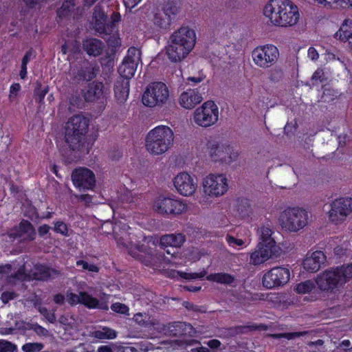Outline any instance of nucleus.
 Returning a JSON list of instances; mask_svg holds the SVG:
<instances>
[{
    "label": "nucleus",
    "instance_id": "obj_1",
    "mask_svg": "<svg viewBox=\"0 0 352 352\" xmlns=\"http://www.w3.org/2000/svg\"><path fill=\"white\" fill-rule=\"evenodd\" d=\"M263 14L272 25L281 28L294 26L300 19L298 7L290 0H270Z\"/></svg>",
    "mask_w": 352,
    "mask_h": 352
},
{
    "label": "nucleus",
    "instance_id": "obj_2",
    "mask_svg": "<svg viewBox=\"0 0 352 352\" xmlns=\"http://www.w3.org/2000/svg\"><path fill=\"white\" fill-rule=\"evenodd\" d=\"M352 279V263L326 270L318 275L316 283L321 291H332Z\"/></svg>",
    "mask_w": 352,
    "mask_h": 352
},
{
    "label": "nucleus",
    "instance_id": "obj_3",
    "mask_svg": "<svg viewBox=\"0 0 352 352\" xmlns=\"http://www.w3.org/2000/svg\"><path fill=\"white\" fill-rule=\"evenodd\" d=\"M174 135L170 127L164 125L155 126L146 135L145 146L153 155L164 153L173 144Z\"/></svg>",
    "mask_w": 352,
    "mask_h": 352
},
{
    "label": "nucleus",
    "instance_id": "obj_4",
    "mask_svg": "<svg viewBox=\"0 0 352 352\" xmlns=\"http://www.w3.org/2000/svg\"><path fill=\"white\" fill-rule=\"evenodd\" d=\"M89 120L83 116L76 115L69 118L65 126V142L72 151L80 149L88 131Z\"/></svg>",
    "mask_w": 352,
    "mask_h": 352
},
{
    "label": "nucleus",
    "instance_id": "obj_5",
    "mask_svg": "<svg viewBox=\"0 0 352 352\" xmlns=\"http://www.w3.org/2000/svg\"><path fill=\"white\" fill-rule=\"evenodd\" d=\"M141 61V52L136 47H130L121 65L118 67L120 75L121 85H116V88H129V80L134 76L137 67Z\"/></svg>",
    "mask_w": 352,
    "mask_h": 352
},
{
    "label": "nucleus",
    "instance_id": "obj_6",
    "mask_svg": "<svg viewBox=\"0 0 352 352\" xmlns=\"http://www.w3.org/2000/svg\"><path fill=\"white\" fill-rule=\"evenodd\" d=\"M155 211L170 218L176 217L187 210L186 203L175 195L159 196L154 202Z\"/></svg>",
    "mask_w": 352,
    "mask_h": 352
},
{
    "label": "nucleus",
    "instance_id": "obj_7",
    "mask_svg": "<svg viewBox=\"0 0 352 352\" xmlns=\"http://www.w3.org/2000/svg\"><path fill=\"white\" fill-rule=\"evenodd\" d=\"M308 215L305 210L298 207L289 208L280 215L283 228L290 232H297L307 223Z\"/></svg>",
    "mask_w": 352,
    "mask_h": 352
},
{
    "label": "nucleus",
    "instance_id": "obj_8",
    "mask_svg": "<svg viewBox=\"0 0 352 352\" xmlns=\"http://www.w3.org/2000/svg\"><path fill=\"white\" fill-rule=\"evenodd\" d=\"M279 56L278 48L271 44L259 45L252 52L254 63L258 67L267 69L274 65Z\"/></svg>",
    "mask_w": 352,
    "mask_h": 352
},
{
    "label": "nucleus",
    "instance_id": "obj_9",
    "mask_svg": "<svg viewBox=\"0 0 352 352\" xmlns=\"http://www.w3.org/2000/svg\"><path fill=\"white\" fill-rule=\"evenodd\" d=\"M219 119V108L212 100L205 102L193 113L195 124L202 127H208L214 124Z\"/></svg>",
    "mask_w": 352,
    "mask_h": 352
},
{
    "label": "nucleus",
    "instance_id": "obj_10",
    "mask_svg": "<svg viewBox=\"0 0 352 352\" xmlns=\"http://www.w3.org/2000/svg\"><path fill=\"white\" fill-rule=\"evenodd\" d=\"M289 279V270L287 267L276 266L264 273L262 277V284L266 289H276L285 285Z\"/></svg>",
    "mask_w": 352,
    "mask_h": 352
},
{
    "label": "nucleus",
    "instance_id": "obj_11",
    "mask_svg": "<svg viewBox=\"0 0 352 352\" xmlns=\"http://www.w3.org/2000/svg\"><path fill=\"white\" fill-rule=\"evenodd\" d=\"M207 146L210 156L215 162L229 164L238 157V153L234 152L229 144L220 142H209Z\"/></svg>",
    "mask_w": 352,
    "mask_h": 352
},
{
    "label": "nucleus",
    "instance_id": "obj_12",
    "mask_svg": "<svg viewBox=\"0 0 352 352\" xmlns=\"http://www.w3.org/2000/svg\"><path fill=\"white\" fill-rule=\"evenodd\" d=\"M205 194L210 197H219L228 189V179L223 174H210L203 181Z\"/></svg>",
    "mask_w": 352,
    "mask_h": 352
},
{
    "label": "nucleus",
    "instance_id": "obj_13",
    "mask_svg": "<svg viewBox=\"0 0 352 352\" xmlns=\"http://www.w3.org/2000/svg\"><path fill=\"white\" fill-rule=\"evenodd\" d=\"M351 212L352 198L340 197L331 202L329 218L332 223L339 224L343 222Z\"/></svg>",
    "mask_w": 352,
    "mask_h": 352
},
{
    "label": "nucleus",
    "instance_id": "obj_14",
    "mask_svg": "<svg viewBox=\"0 0 352 352\" xmlns=\"http://www.w3.org/2000/svg\"><path fill=\"white\" fill-rule=\"evenodd\" d=\"M83 91L82 97L78 95H72L69 98V109H82L85 102H96L102 103L100 108L104 109L106 99L103 96L104 89H80Z\"/></svg>",
    "mask_w": 352,
    "mask_h": 352
},
{
    "label": "nucleus",
    "instance_id": "obj_15",
    "mask_svg": "<svg viewBox=\"0 0 352 352\" xmlns=\"http://www.w3.org/2000/svg\"><path fill=\"white\" fill-rule=\"evenodd\" d=\"M72 180L79 190H92L96 185L94 172L85 167L76 168L72 173Z\"/></svg>",
    "mask_w": 352,
    "mask_h": 352
},
{
    "label": "nucleus",
    "instance_id": "obj_16",
    "mask_svg": "<svg viewBox=\"0 0 352 352\" xmlns=\"http://www.w3.org/2000/svg\"><path fill=\"white\" fill-rule=\"evenodd\" d=\"M33 280L42 282H51L63 276L61 270L54 268L46 263H36L32 270Z\"/></svg>",
    "mask_w": 352,
    "mask_h": 352
},
{
    "label": "nucleus",
    "instance_id": "obj_17",
    "mask_svg": "<svg viewBox=\"0 0 352 352\" xmlns=\"http://www.w3.org/2000/svg\"><path fill=\"white\" fill-rule=\"evenodd\" d=\"M170 38L190 51L194 48L197 39L195 30L188 26H182L171 34Z\"/></svg>",
    "mask_w": 352,
    "mask_h": 352
},
{
    "label": "nucleus",
    "instance_id": "obj_18",
    "mask_svg": "<svg viewBox=\"0 0 352 352\" xmlns=\"http://www.w3.org/2000/svg\"><path fill=\"white\" fill-rule=\"evenodd\" d=\"M173 184L178 193L186 197L192 195L197 188V183L186 172L179 173L174 178Z\"/></svg>",
    "mask_w": 352,
    "mask_h": 352
},
{
    "label": "nucleus",
    "instance_id": "obj_19",
    "mask_svg": "<svg viewBox=\"0 0 352 352\" xmlns=\"http://www.w3.org/2000/svg\"><path fill=\"white\" fill-rule=\"evenodd\" d=\"M98 72L99 67L96 64L85 62L72 70L73 80L78 83L90 81L96 77Z\"/></svg>",
    "mask_w": 352,
    "mask_h": 352
},
{
    "label": "nucleus",
    "instance_id": "obj_20",
    "mask_svg": "<svg viewBox=\"0 0 352 352\" xmlns=\"http://www.w3.org/2000/svg\"><path fill=\"white\" fill-rule=\"evenodd\" d=\"M169 97V89H145L142 103L148 107L161 106L166 103Z\"/></svg>",
    "mask_w": 352,
    "mask_h": 352
},
{
    "label": "nucleus",
    "instance_id": "obj_21",
    "mask_svg": "<svg viewBox=\"0 0 352 352\" xmlns=\"http://www.w3.org/2000/svg\"><path fill=\"white\" fill-rule=\"evenodd\" d=\"M93 24L95 30L102 37L110 34L113 31V27L112 25L107 24V15L100 5L94 9Z\"/></svg>",
    "mask_w": 352,
    "mask_h": 352
},
{
    "label": "nucleus",
    "instance_id": "obj_22",
    "mask_svg": "<svg viewBox=\"0 0 352 352\" xmlns=\"http://www.w3.org/2000/svg\"><path fill=\"white\" fill-rule=\"evenodd\" d=\"M278 252L267 248L258 243L256 249L250 255V264L258 265L265 263L272 256H277Z\"/></svg>",
    "mask_w": 352,
    "mask_h": 352
},
{
    "label": "nucleus",
    "instance_id": "obj_23",
    "mask_svg": "<svg viewBox=\"0 0 352 352\" xmlns=\"http://www.w3.org/2000/svg\"><path fill=\"white\" fill-rule=\"evenodd\" d=\"M36 230L33 225L25 219H22L17 226L11 230L10 236L14 239L25 236V240L32 241L36 239Z\"/></svg>",
    "mask_w": 352,
    "mask_h": 352
},
{
    "label": "nucleus",
    "instance_id": "obj_24",
    "mask_svg": "<svg viewBox=\"0 0 352 352\" xmlns=\"http://www.w3.org/2000/svg\"><path fill=\"white\" fill-rule=\"evenodd\" d=\"M203 100V96L198 89H186L179 98V103L186 109H192Z\"/></svg>",
    "mask_w": 352,
    "mask_h": 352
},
{
    "label": "nucleus",
    "instance_id": "obj_25",
    "mask_svg": "<svg viewBox=\"0 0 352 352\" xmlns=\"http://www.w3.org/2000/svg\"><path fill=\"white\" fill-rule=\"evenodd\" d=\"M326 261L327 257L324 252L320 250H316L310 256H307L304 259L302 266L307 272L314 273L320 269L322 265L324 264Z\"/></svg>",
    "mask_w": 352,
    "mask_h": 352
},
{
    "label": "nucleus",
    "instance_id": "obj_26",
    "mask_svg": "<svg viewBox=\"0 0 352 352\" xmlns=\"http://www.w3.org/2000/svg\"><path fill=\"white\" fill-rule=\"evenodd\" d=\"M191 51L169 38L168 45L166 47V54L171 62H180L184 59Z\"/></svg>",
    "mask_w": 352,
    "mask_h": 352
},
{
    "label": "nucleus",
    "instance_id": "obj_27",
    "mask_svg": "<svg viewBox=\"0 0 352 352\" xmlns=\"http://www.w3.org/2000/svg\"><path fill=\"white\" fill-rule=\"evenodd\" d=\"M331 77L329 72L324 68L319 67L311 78V85L314 87H325L329 84Z\"/></svg>",
    "mask_w": 352,
    "mask_h": 352
},
{
    "label": "nucleus",
    "instance_id": "obj_28",
    "mask_svg": "<svg viewBox=\"0 0 352 352\" xmlns=\"http://www.w3.org/2000/svg\"><path fill=\"white\" fill-rule=\"evenodd\" d=\"M82 47L88 55L98 56L103 52L104 45L98 39L89 38L83 42Z\"/></svg>",
    "mask_w": 352,
    "mask_h": 352
},
{
    "label": "nucleus",
    "instance_id": "obj_29",
    "mask_svg": "<svg viewBox=\"0 0 352 352\" xmlns=\"http://www.w3.org/2000/svg\"><path fill=\"white\" fill-rule=\"evenodd\" d=\"M206 280L221 285L233 286L236 281V278L234 275L226 272H217L208 274L206 276Z\"/></svg>",
    "mask_w": 352,
    "mask_h": 352
},
{
    "label": "nucleus",
    "instance_id": "obj_30",
    "mask_svg": "<svg viewBox=\"0 0 352 352\" xmlns=\"http://www.w3.org/2000/svg\"><path fill=\"white\" fill-rule=\"evenodd\" d=\"M335 36L342 41H349L352 45V16L343 21Z\"/></svg>",
    "mask_w": 352,
    "mask_h": 352
},
{
    "label": "nucleus",
    "instance_id": "obj_31",
    "mask_svg": "<svg viewBox=\"0 0 352 352\" xmlns=\"http://www.w3.org/2000/svg\"><path fill=\"white\" fill-rule=\"evenodd\" d=\"M260 233L259 243H262L263 246L278 252V247L276 244L274 239L272 238V231L267 227L262 226L259 228Z\"/></svg>",
    "mask_w": 352,
    "mask_h": 352
},
{
    "label": "nucleus",
    "instance_id": "obj_32",
    "mask_svg": "<svg viewBox=\"0 0 352 352\" xmlns=\"http://www.w3.org/2000/svg\"><path fill=\"white\" fill-rule=\"evenodd\" d=\"M185 236L181 233L166 234L161 236L160 240V246H174L179 248L185 242Z\"/></svg>",
    "mask_w": 352,
    "mask_h": 352
},
{
    "label": "nucleus",
    "instance_id": "obj_33",
    "mask_svg": "<svg viewBox=\"0 0 352 352\" xmlns=\"http://www.w3.org/2000/svg\"><path fill=\"white\" fill-rule=\"evenodd\" d=\"M180 9V0H168L164 6L163 12L164 15H167L171 19L172 16H176L179 12Z\"/></svg>",
    "mask_w": 352,
    "mask_h": 352
},
{
    "label": "nucleus",
    "instance_id": "obj_34",
    "mask_svg": "<svg viewBox=\"0 0 352 352\" xmlns=\"http://www.w3.org/2000/svg\"><path fill=\"white\" fill-rule=\"evenodd\" d=\"M80 304L90 309H96L98 307L99 300L87 292H80Z\"/></svg>",
    "mask_w": 352,
    "mask_h": 352
},
{
    "label": "nucleus",
    "instance_id": "obj_35",
    "mask_svg": "<svg viewBox=\"0 0 352 352\" xmlns=\"http://www.w3.org/2000/svg\"><path fill=\"white\" fill-rule=\"evenodd\" d=\"M73 1H65L61 7L58 10L57 14L60 18H65L69 16L74 10Z\"/></svg>",
    "mask_w": 352,
    "mask_h": 352
},
{
    "label": "nucleus",
    "instance_id": "obj_36",
    "mask_svg": "<svg viewBox=\"0 0 352 352\" xmlns=\"http://www.w3.org/2000/svg\"><path fill=\"white\" fill-rule=\"evenodd\" d=\"M171 19L162 13H156L154 16V23L161 28H167L170 25Z\"/></svg>",
    "mask_w": 352,
    "mask_h": 352
},
{
    "label": "nucleus",
    "instance_id": "obj_37",
    "mask_svg": "<svg viewBox=\"0 0 352 352\" xmlns=\"http://www.w3.org/2000/svg\"><path fill=\"white\" fill-rule=\"evenodd\" d=\"M314 288V283L310 280H307L296 284L294 291L298 294H304L310 292Z\"/></svg>",
    "mask_w": 352,
    "mask_h": 352
},
{
    "label": "nucleus",
    "instance_id": "obj_38",
    "mask_svg": "<svg viewBox=\"0 0 352 352\" xmlns=\"http://www.w3.org/2000/svg\"><path fill=\"white\" fill-rule=\"evenodd\" d=\"M318 94L322 91L321 101L324 102H330L333 101L337 96L338 92L337 89H318Z\"/></svg>",
    "mask_w": 352,
    "mask_h": 352
},
{
    "label": "nucleus",
    "instance_id": "obj_39",
    "mask_svg": "<svg viewBox=\"0 0 352 352\" xmlns=\"http://www.w3.org/2000/svg\"><path fill=\"white\" fill-rule=\"evenodd\" d=\"M54 232L57 234H60L64 236H69V228L67 225L63 221H56L54 222Z\"/></svg>",
    "mask_w": 352,
    "mask_h": 352
},
{
    "label": "nucleus",
    "instance_id": "obj_40",
    "mask_svg": "<svg viewBox=\"0 0 352 352\" xmlns=\"http://www.w3.org/2000/svg\"><path fill=\"white\" fill-rule=\"evenodd\" d=\"M44 348V345L40 342H27L22 346L23 352H40Z\"/></svg>",
    "mask_w": 352,
    "mask_h": 352
},
{
    "label": "nucleus",
    "instance_id": "obj_41",
    "mask_svg": "<svg viewBox=\"0 0 352 352\" xmlns=\"http://www.w3.org/2000/svg\"><path fill=\"white\" fill-rule=\"evenodd\" d=\"M283 71L279 67H274L270 71V80L272 82H277L283 79Z\"/></svg>",
    "mask_w": 352,
    "mask_h": 352
},
{
    "label": "nucleus",
    "instance_id": "obj_42",
    "mask_svg": "<svg viewBox=\"0 0 352 352\" xmlns=\"http://www.w3.org/2000/svg\"><path fill=\"white\" fill-rule=\"evenodd\" d=\"M178 274H179V276L182 278L186 279V280H192V279H197V278H204L206 274V272L205 270H203L200 272H193V273H187L184 272H178Z\"/></svg>",
    "mask_w": 352,
    "mask_h": 352
},
{
    "label": "nucleus",
    "instance_id": "obj_43",
    "mask_svg": "<svg viewBox=\"0 0 352 352\" xmlns=\"http://www.w3.org/2000/svg\"><path fill=\"white\" fill-rule=\"evenodd\" d=\"M16 346L7 340H0V352H16Z\"/></svg>",
    "mask_w": 352,
    "mask_h": 352
},
{
    "label": "nucleus",
    "instance_id": "obj_44",
    "mask_svg": "<svg viewBox=\"0 0 352 352\" xmlns=\"http://www.w3.org/2000/svg\"><path fill=\"white\" fill-rule=\"evenodd\" d=\"M67 301L71 306H75L80 302V292L79 294H76L72 292H67L66 294Z\"/></svg>",
    "mask_w": 352,
    "mask_h": 352
},
{
    "label": "nucleus",
    "instance_id": "obj_45",
    "mask_svg": "<svg viewBox=\"0 0 352 352\" xmlns=\"http://www.w3.org/2000/svg\"><path fill=\"white\" fill-rule=\"evenodd\" d=\"M111 309L113 311L122 314H126L129 310L126 305L121 302L113 303L111 305Z\"/></svg>",
    "mask_w": 352,
    "mask_h": 352
},
{
    "label": "nucleus",
    "instance_id": "obj_46",
    "mask_svg": "<svg viewBox=\"0 0 352 352\" xmlns=\"http://www.w3.org/2000/svg\"><path fill=\"white\" fill-rule=\"evenodd\" d=\"M130 89H114L115 97L120 103L124 102L129 96Z\"/></svg>",
    "mask_w": 352,
    "mask_h": 352
},
{
    "label": "nucleus",
    "instance_id": "obj_47",
    "mask_svg": "<svg viewBox=\"0 0 352 352\" xmlns=\"http://www.w3.org/2000/svg\"><path fill=\"white\" fill-rule=\"evenodd\" d=\"M226 242L228 244L234 248L235 246H243L245 243L244 241L241 239H236L233 236L228 234L226 237Z\"/></svg>",
    "mask_w": 352,
    "mask_h": 352
},
{
    "label": "nucleus",
    "instance_id": "obj_48",
    "mask_svg": "<svg viewBox=\"0 0 352 352\" xmlns=\"http://www.w3.org/2000/svg\"><path fill=\"white\" fill-rule=\"evenodd\" d=\"M48 91L49 89H34V97L36 102L41 104H43Z\"/></svg>",
    "mask_w": 352,
    "mask_h": 352
},
{
    "label": "nucleus",
    "instance_id": "obj_49",
    "mask_svg": "<svg viewBox=\"0 0 352 352\" xmlns=\"http://www.w3.org/2000/svg\"><path fill=\"white\" fill-rule=\"evenodd\" d=\"M17 294L14 292L6 291L3 292L1 295V300L4 304L16 298Z\"/></svg>",
    "mask_w": 352,
    "mask_h": 352
},
{
    "label": "nucleus",
    "instance_id": "obj_50",
    "mask_svg": "<svg viewBox=\"0 0 352 352\" xmlns=\"http://www.w3.org/2000/svg\"><path fill=\"white\" fill-rule=\"evenodd\" d=\"M183 305L185 308L188 311H192L195 312H204L202 309V307L198 306L197 305L193 304L192 302L188 301H184Z\"/></svg>",
    "mask_w": 352,
    "mask_h": 352
},
{
    "label": "nucleus",
    "instance_id": "obj_51",
    "mask_svg": "<svg viewBox=\"0 0 352 352\" xmlns=\"http://www.w3.org/2000/svg\"><path fill=\"white\" fill-rule=\"evenodd\" d=\"M207 346L213 351L215 349H219L221 342L217 339H212L205 342Z\"/></svg>",
    "mask_w": 352,
    "mask_h": 352
},
{
    "label": "nucleus",
    "instance_id": "obj_52",
    "mask_svg": "<svg viewBox=\"0 0 352 352\" xmlns=\"http://www.w3.org/2000/svg\"><path fill=\"white\" fill-rule=\"evenodd\" d=\"M205 78V76L199 75L197 77L193 76V77H188L187 78L188 80V85L190 86H196L198 83L202 82L204 79Z\"/></svg>",
    "mask_w": 352,
    "mask_h": 352
},
{
    "label": "nucleus",
    "instance_id": "obj_53",
    "mask_svg": "<svg viewBox=\"0 0 352 352\" xmlns=\"http://www.w3.org/2000/svg\"><path fill=\"white\" fill-rule=\"evenodd\" d=\"M22 1L27 7L34 8L44 3L45 0H22Z\"/></svg>",
    "mask_w": 352,
    "mask_h": 352
},
{
    "label": "nucleus",
    "instance_id": "obj_54",
    "mask_svg": "<svg viewBox=\"0 0 352 352\" xmlns=\"http://www.w3.org/2000/svg\"><path fill=\"white\" fill-rule=\"evenodd\" d=\"M164 250V253L170 255L172 257H175V254L178 252V248L174 246H161Z\"/></svg>",
    "mask_w": 352,
    "mask_h": 352
},
{
    "label": "nucleus",
    "instance_id": "obj_55",
    "mask_svg": "<svg viewBox=\"0 0 352 352\" xmlns=\"http://www.w3.org/2000/svg\"><path fill=\"white\" fill-rule=\"evenodd\" d=\"M308 58L313 61H316L319 58V54L318 51L314 47H310L307 52Z\"/></svg>",
    "mask_w": 352,
    "mask_h": 352
},
{
    "label": "nucleus",
    "instance_id": "obj_56",
    "mask_svg": "<svg viewBox=\"0 0 352 352\" xmlns=\"http://www.w3.org/2000/svg\"><path fill=\"white\" fill-rule=\"evenodd\" d=\"M102 330L104 333V336H105L106 339H114L117 336V333H116V331H114L111 329L104 327L102 329Z\"/></svg>",
    "mask_w": 352,
    "mask_h": 352
},
{
    "label": "nucleus",
    "instance_id": "obj_57",
    "mask_svg": "<svg viewBox=\"0 0 352 352\" xmlns=\"http://www.w3.org/2000/svg\"><path fill=\"white\" fill-rule=\"evenodd\" d=\"M51 227L47 224H43L38 228V234L39 236L43 237L47 233H49Z\"/></svg>",
    "mask_w": 352,
    "mask_h": 352
},
{
    "label": "nucleus",
    "instance_id": "obj_58",
    "mask_svg": "<svg viewBox=\"0 0 352 352\" xmlns=\"http://www.w3.org/2000/svg\"><path fill=\"white\" fill-rule=\"evenodd\" d=\"M53 300L56 304L62 305L65 303V297L63 294L60 293L56 294L54 296Z\"/></svg>",
    "mask_w": 352,
    "mask_h": 352
},
{
    "label": "nucleus",
    "instance_id": "obj_59",
    "mask_svg": "<svg viewBox=\"0 0 352 352\" xmlns=\"http://www.w3.org/2000/svg\"><path fill=\"white\" fill-rule=\"evenodd\" d=\"M33 54V50L30 49L28 50L24 56L22 58L21 65H28V62L30 61V58H32Z\"/></svg>",
    "mask_w": 352,
    "mask_h": 352
},
{
    "label": "nucleus",
    "instance_id": "obj_60",
    "mask_svg": "<svg viewBox=\"0 0 352 352\" xmlns=\"http://www.w3.org/2000/svg\"><path fill=\"white\" fill-rule=\"evenodd\" d=\"M142 0H123L126 8L132 9L137 6Z\"/></svg>",
    "mask_w": 352,
    "mask_h": 352
},
{
    "label": "nucleus",
    "instance_id": "obj_61",
    "mask_svg": "<svg viewBox=\"0 0 352 352\" xmlns=\"http://www.w3.org/2000/svg\"><path fill=\"white\" fill-rule=\"evenodd\" d=\"M146 88H167L165 83L160 81H155L149 83Z\"/></svg>",
    "mask_w": 352,
    "mask_h": 352
},
{
    "label": "nucleus",
    "instance_id": "obj_62",
    "mask_svg": "<svg viewBox=\"0 0 352 352\" xmlns=\"http://www.w3.org/2000/svg\"><path fill=\"white\" fill-rule=\"evenodd\" d=\"M201 289V285H188L184 286V289L186 291L191 292H197L200 291Z\"/></svg>",
    "mask_w": 352,
    "mask_h": 352
},
{
    "label": "nucleus",
    "instance_id": "obj_63",
    "mask_svg": "<svg viewBox=\"0 0 352 352\" xmlns=\"http://www.w3.org/2000/svg\"><path fill=\"white\" fill-rule=\"evenodd\" d=\"M12 269L10 264L0 265V274H8Z\"/></svg>",
    "mask_w": 352,
    "mask_h": 352
},
{
    "label": "nucleus",
    "instance_id": "obj_64",
    "mask_svg": "<svg viewBox=\"0 0 352 352\" xmlns=\"http://www.w3.org/2000/svg\"><path fill=\"white\" fill-rule=\"evenodd\" d=\"M78 199L80 201H85L87 204H90L92 201V196L89 194L80 195Z\"/></svg>",
    "mask_w": 352,
    "mask_h": 352
}]
</instances>
